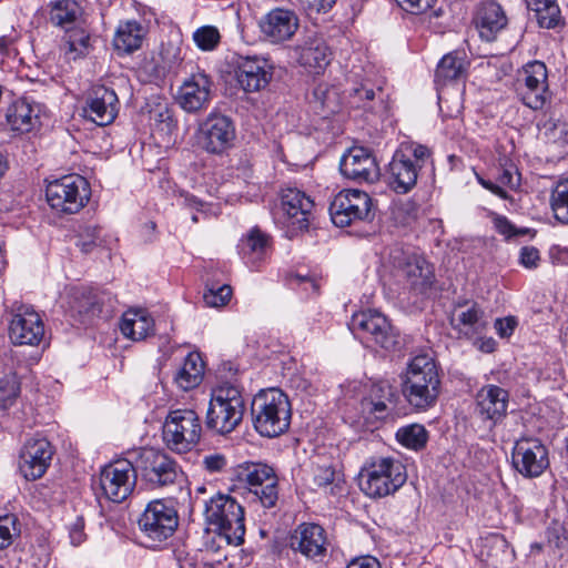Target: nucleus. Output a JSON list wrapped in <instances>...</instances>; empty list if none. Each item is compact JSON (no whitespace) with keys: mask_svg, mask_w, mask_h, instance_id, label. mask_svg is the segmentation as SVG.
I'll return each instance as SVG.
<instances>
[{"mask_svg":"<svg viewBox=\"0 0 568 568\" xmlns=\"http://www.w3.org/2000/svg\"><path fill=\"white\" fill-rule=\"evenodd\" d=\"M442 376L436 361L429 354L414 356L402 374V393L417 410L435 406L440 395Z\"/></svg>","mask_w":568,"mask_h":568,"instance_id":"nucleus-1","label":"nucleus"},{"mask_svg":"<svg viewBox=\"0 0 568 568\" xmlns=\"http://www.w3.org/2000/svg\"><path fill=\"white\" fill-rule=\"evenodd\" d=\"M251 414L254 429L263 437L275 438L288 430L292 405L280 388L262 389L252 399Z\"/></svg>","mask_w":568,"mask_h":568,"instance_id":"nucleus-2","label":"nucleus"},{"mask_svg":"<svg viewBox=\"0 0 568 568\" xmlns=\"http://www.w3.org/2000/svg\"><path fill=\"white\" fill-rule=\"evenodd\" d=\"M246 404L242 390L230 384L215 388L206 413V427L219 435H226L242 423Z\"/></svg>","mask_w":568,"mask_h":568,"instance_id":"nucleus-3","label":"nucleus"},{"mask_svg":"<svg viewBox=\"0 0 568 568\" xmlns=\"http://www.w3.org/2000/svg\"><path fill=\"white\" fill-rule=\"evenodd\" d=\"M203 434L202 420L191 408L172 409L165 417L162 437L173 453L185 454L194 449Z\"/></svg>","mask_w":568,"mask_h":568,"instance_id":"nucleus-4","label":"nucleus"},{"mask_svg":"<svg viewBox=\"0 0 568 568\" xmlns=\"http://www.w3.org/2000/svg\"><path fill=\"white\" fill-rule=\"evenodd\" d=\"M432 155L430 150L422 144L405 143L394 153L388 164L390 187L398 194L409 192L417 182L420 169Z\"/></svg>","mask_w":568,"mask_h":568,"instance_id":"nucleus-5","label":"nucleus"},{"mask_svg":"<svg viewBox=\"0 0 568 568\" xmlns=\"http://www.w3.org/2000/svg\"><path fill=\"white\" fill-rule=\"evenodd\" d=\"M232 494H252L255 497H277L278 477L266 464H250L240 467L231 479L227 493L217 491L216 497H231Z\"/></svg>","mask_w":568,"mask_h":568,"instance_id":"nucleus-6","label":"nucleus"},{"mask_svg":"<svg viewBox=\"0 0 568 568\" xmlns=\"http://www.w3.org/2000/svg\"><path fill=\"white\" fill-rule=\"evenodd\" d=\"M89 182L79 174L64 175L47 185L45 196L52 210L61 214H75L89 202Z\"/></svg>","mask_w":568,"mask_h":568,"instance_id":"nucleus-7","label":"nucleus"},{"mask_svg":"<svg viewBox=\"0 0 568 568\" xmlns=\"http://www.w3.org/2000/svg\"><path fill=\"white\" fill-rule=\"evenodd\" d=\"M398 398L396 387L387 381L365 384L361 387L359 416L367 424L390 420L394 418Z\"/></svg>","mask_w":568,"mask_h":568,"instance_id":"nucleus-8","label":"nucleus"},{"mask_svg":"<svg viewBox=\"0 0 568 568\" xmlns=\"http://www.w3.org/2000/svg\"><path fill=\"white\" fill-rule=\"evenodd\" d=\"M333 223L346 227L357 222H369L374 219L373 200L368 193L357 189H345L338 192L331 205Z\"/></svg>","mask_w":568,"mask_h":568,"instance_id":"nucleus-9","label":"nucleus"},{"mask_svg":"<svg viewBox=\"0 0 568 568\" xmlns=\"http://www.w3.org/2000/svg\"><path fill=\"white\" fill-rule=\"evenodd\" d=\"M139 528L155 546L170 538L179 526L178 510L165 499H152L138 520Z\"/></svg>","mask_w":568,"mask_h":568,"instance_id":"nucleus-10","label":"nucleus"},{"mask_svg":"<svg viewBox=\"0 0 568 568\" xmlns=\"http://www.w3.org/2000/svg\"><path fill=\"white\" fill-rule=\"evenodd\" d=\"M204 516L209 525L215 526L220 531L229 532L226 536L232 541L244 542V508L236 503V499H206Z\"/></svg>","mask_w":568,"mask_h":568,"instance_id":"nucleus-11","label":"nucleus"},{"mask_svg":"<svg viewBox=\"0 0 568 568\" xmlns=\"http://www.w3.org/2000/svg\"><path fill=\"white\" fill-rule=\"evenodd\" d=\"M517 81L524 104L532 110H541L550 99L546 64L537 60L528 62L519 71Z\"/></svg>","mask_w":568,"mask_h":568,"instance_id":"nucleus-12","label":"nucleus"},{"mask_svg":"<svg viewBox=\"0 0 568 568\" xmlns=\"http://www.w3.org/2000/svg\"><path fill=\"white\" fill-rule=\"evenodd\" d=\"M351 327L355 335L384 349L396 344V335L386 316L377 311L359 312L352 317Z\"/></svg>","mask_w":568,"mask_h":568,"instance_id":"nucleus-13","label":"nucleus"},{"mask_svg":"<svg viewBox=\"0 0 568 568\" xmlns=\"http://www.w3.org/2000/svg\"><path fill=\"white\" fill-rule=\"evenodd\" d=\"M135 466L128 459H119L104 466L99 484L104 497H130L136 486Z\"/></svg>","mask_w":568,"mask_h":568,"instance_id":"nucleus-14","label":"nucleus"},{"mask_svg":"<svg viewBox=\"0 0 568 568\" xmlns=\"http://www.w3.org/2000/svg\"><path fill=\"white\" fill-rule=\"evenodd\" d=\"M406 481V475L400 471V466L390 459H382L377 469L366 476L361 475L359 487L366 497H387L394 494Z\"/></svg>","mask_w":568,"mask_h":568,"instance_id":"nucleus-15","label":"nucleus"},{"mask_svg":"<svg viewBox=\"0 0 568 568\" xmlns=\"http://www.w3.org/2000/svg\"><path fill=\"white\" fill-rule=\"evenodd\" d=\"M214 82L204 71L192 73L179 89L176 101L189 113L207 109L213 97Z\"/></svg>","mask_w":568,"mask_h":568,"instance_id":"nucleus-16","label":"nucleus"},{"mask_svg":"<svg viewBox=\"0 0 568 568\" xmlns=\"http://www.w3.org/2000/svg\"><path fill=\"white\" fill-rule=\"evenodd\" d=\"M235 126L223 114L211 113L200 126V141L203 149L213 154H221L233 146Z\"/></svg>","mask_w":568,"mask_h":568,"instance_id":"nucleus-17","label":"nucleus"},{"mask_svg":"<svg viewBox=\"0 0 568 568\" xmlns=\"http://www.w3.org/2000/svg\"><path fill=\"white\" fill-rule=\"evenodd\" d=\"M513 465L526 477H537L548 467V450L537 438H521L513 450Z\"/></svg>","mask_w":568,"mask_h":568,"instance_id":"nucleus-18","label":"nucleus"},{"mask_svg":"<svg viewBox=\"0 0 568 568\" xmlns=\"http://www.w3.org/2000/svg\"><path fill=\"white\" fill-rule=\"evenodd\" d=\"M339 170L346 179L358 183H374L381 175L374 153L364 146L348 149L342 158Z\"/></svg>","mask_w":568,"mask_h":568,"instance_id":"nucleus-19","label":"nucleus"},{"mask_svg":"<svg viewBox=\"0 0 568 568\" xmlns=\"http://www.w3.org/2000/svg\"><path fill=\"white\" fill-rule=\"evenodd\" d=\"M397 272L404 285L415 295H426L436 282L434 265L423 255L406 256Z\"/></svg>","mask_w":568,"mask_h":568,"instance_id":"nucleus-20","label":"nucleus"},{"mask_svg":"<svg viewBox=\"0 0 568 568\" xmlns=\"http://www.w3.org/2000/svg\"><path fill=\"white\" fill-rule=\"evenodd\" d=\"M136 467L152 485L166 486L175 481L176 464L162 450L143 448L138 456Z\"/></svg>","mask_w":568,"mask_h":568,"instance_id":"nucleus-21","label":"nucleus"},{"mask_svg":"<svg viewBox=\"0 0 568 568\" xmlns=\"http://www.w3.org/2000/svg\"><path fill=\"white\" fill-rule=\"evenodd\" d=\"M54 454L51 443L43 437H32L26 442L20 453L19 468L26 479L41 478L50 466Z\"/></svg>","mask_w":568,"mask_h":568,"instance_id":"nucleus-22","label":"nucleus"},{"mask_svg":"<svg viewBox=\"0 0 568 568\" xmlns=\"http://www.w3.org/2000/svg\"><path fill=\"white\" fill-rule=\"evenodd\" d=\"M281 205L286 226L292 232L308 230L313 216L314 201L296 187L282 190Z\"/></svg>","mask_w":568,"mask_h":568,"instance_id":"nucleus-23","label":"nucleus"},{"mask_svg":"<svg viewBox=\"0 0 568 568\" xmlns=\"http://www.w3.org/2000/svg\"><path fill=\"white\" fill-rule=\"evenodd\" d=\"M273 71L274 67L264 58L240 57L235 67V78L245 92H260L272 81Z\"/></svg>","mask_w":568,"mask_h":568,"instance_id":"nucleus-24","label":"nucleus"},{"mask_svg":"<svg viewBox=\"0 0 568 568\" xmlns=\"http://www.w3.org/2000/svg\"><path fill=\"white\" fill-rule=\"evenodd\" d=\"M120 101L113 89L105 85L93 87L83 108L84 115L100 126L114 122L119 114Z\"/></svg>","mask_w":568,"mask_h":568,"instance_id":"nucleus-25","label":"nucleus"},{"mask_svg":"<svg viewBox=\"0 0 568 568\" xmlns=\"http://www.w3.org/2000/svg\"><path fill=\"white\" fill-rule=\"evenodd\" d=\"M478 183L503 200H513L507 189L515 191L520 185V173L511 160L503 158L489 168L488 178L476 174Z\"/></svg>","mask_w":568,"mask_h":568,"instance_id":"nucleus-26","label":"nucleus"},{"mask_svg":"<svg viewBox=\"0 0 568 568\" xmlns=\"http://www.w3.org/2000/svg\"><path fill=\"white\" fill-rule=\"evenodd\" d=\"M327 545L325 529L317 524H301L290 539L292 550L315 561L326 556Z\"/></svg>","mask_w":568,"mask_h":568,"instance_id":"nucleus-27","label":"nucleus"},{"mask_svg":"<svg viewBox=\"0 0 568 568\" xmlns=\"http://www.w3.org/2000/svg\"><path fill=\"white\" fill-rule=\"evenodd\" d=\"M9 338L14 345L38 346L44 338V323L33 310H24L12 316Z\"/></svg>","mask_w":568,"mask_h":568,"instance_id":"nucleus-28","label":"nucleus"},{"mask_svg":"<svg viewBox=\"0 0 568 568\" xmlns=\"http://www.w3.org/2000/svg\"><path fill=\"white\" fill-rule=\"evenodd\" d=\"M297 62L314 74H321L331 63L332 52L323 37L312 33L295 48Z\"/></svg>","mask_w":568,"mask_h":568,"instance_id":"nucleus-29","label":"nucleus"},{"mask_svg":"<svg viewBox=\"0 0 568 568\" xmlns=\"http://www.w3.org/2000/svg\"><path fill=\"white\" fill-rule=\"evenodd\" d=\"M476 412L480 418L497 423L508 409L509 393L497 385H484L476 394Z\"/></svg>","mask_w":568,"mask_h":568,"instance_id":"nucleus-30","label":"nucleus"},{"mask_svg":"<svg viewBox=\"0 0 568 568\" xmlns=\"http://www.w3.org/2000/svg\"><path fill=\"white\" fill-rule=\"evenodd\" d=\"M298 28V18L285 9L272 10L261 22L263 34L273 43H280L290 40Z\"/></svg>","mask_w":568,"mask_h":568,"instance_id":"nucleus-31","label":"nucleus"},{"mask_svg":"<svg viewBox=\"0 0 568 568\" xmlns=\"http://www.w3.org/2000/svg\"><path fill=\"white\" fill-rule=\"evenodd\" d=\"M103 302V294L92 288H83L73 296L72 316L82 324H89L101 314Z\"/></svg>","mask_w":568,"mask_h":568,"instance_id":"nucleus-32","label":"nucleus"},{"mask_svg":"<svg viewBox=\"0 0 568 568\" xmlns=\"http://www.w3.org/2000/svg\"><path fill=\"white\" fill-rule=\"evenodd\" d=\"M476 26L483 39L493 41L507 26V18L500 4L495 1L483 3L477 13Z\"/></svg>","mask_w":568,"mask_h":568,"instance_id":"nucleus-33","label":"nucleus"},{"mask_svg":"<svg viewBox=\"0 0 568 568\" xmlns=\"http://www.w3.org/2000/svg\"><path fill=\"white\" fill-rule=\"evenodd\" d=\"M121 333L132 341H141L154 331V320L145 310H129L122 315Z\"/></svg>","mask_w":568,"mask_h":568,"instance_id":"nucleus-34","label":"nucleus"},{"mask_svg":"<svg viewBox=\"0 0 568 568\" xmlns=\"http://www.w3.org/2000/svg\"><path fill=\"white\" fill-rule=\"evenodd\" d=\"M6 120L11 130L28 133L38 124L39 115L30 102L19 99L8 106Z\"/></svg>","mask_w":568,"mask_h":568,"instance_id":"nucleus-35","label":"nucleus"},{"mask_svg":"<svg viewBox=\"0 0 568 568\" xmlns=\"http://www.w3.org/2000/svg\"><path fill=\"white\" fill-rule=\"evenodd\" d=\"M270 236L258 227L252 229L240 242V253L246 264L256 266L266 255Z\"/></svg>","mask_w":568,"mask_h":568,"instance_id":"nucleus-36","label":"nucleus"},{"mask_svg":"<svg viewBox=\"0 0 568 568\" xmlns=\"http://www.w3.org/2000/svg\"><path fill=\"white\" fill-rule=\"evenodd\" d=\"M204 375V362L196 352L190 353L178 369L174 382L182 390H191L197 387Z\"/></svg>","mask_w":568,"mask_h":568,"instance_id":"nucleus-37","label":"nucleus"},{"mask_svg":"<svg viewBox=\"0 0 568 568\" xmlns=\"http://www.w3.org/2000/svg\"><path fill=\"white\" fill-rule=\"evenodd\" d=\"M145 38L144 27L136 21H126L119 26L113 44L115 50L132 53L139 50Z\"/></svg>","mask_w":568,"mask_h":568,"instance_id":"nucleus-38","label":"nucleus"},{"mask_svg":"<svg viewBox=\"0 0 568 568\" xmlns=\"http://www.w3.org/2000/svg\"><path fill=\"white\" fill-rule=\"evenodd\" d=\"M310 490L320 495L343 496L346 491L345 481L339 478L331 466L317 467Z\"/></svg>","mask_w":568,"mask_h":568,"instance_id":"nucleus-39","label":"nucleus"},{"mask_svg":"<svg viewBox=\"0 0 568 568\" xmlns=\"http://www.w3.org/2000/svg\"><path fill=\"white\" fill-rule=\"evenodd\" d=\"M467 62L459 52H450L442 58L436 71L435 82L445 85L450 81L458 80L466 74Z\"/></svg>","mask_w":568,"mask_h":568,"instance_id":"nucleus-40","label":"nucleus"},{"mask_svg":"<svg viewBox=\"0 0 568 568\" xmlns=\"http://www.w3.org/2000/svg\"><path fill=\"white\" fill-rule=\"evenodd\" d=\"M50 21L62 29L77 24L82 7L77 0H55L50 3Z\"/></svg>","mask_w":568,"mask_h":568,"instance_id":"nucleus-41","label":"nucleus"},{"mask_svg":"<svg viewBox=\"0 0 568 568\" xmlns=\"http://www.w3.org/2000/svg\"><path fill=\"white\" fill-rule=\"evenodd\" d=\"M375 97L374 85L368 81L356 83L343 93L344 105L351 110H371Z\"/></svg>","mask_w":568,"mask_h":568,"instance_id":"nucleus-42","label":"nucleus"},{"mask_svg":"<svg viewBox=\"0 0 568 568\" xmlns=\"http://www.w3.org/2000/svg\"><path fill=\"white\" fill-rule=\"evenodd\" d=\"M314 102L324 116L338 113L344 105V99L336 88L321 82L313 90Z\"/></svg>","mask_w":568,"mask_h":568,"instance_id":"nucleus-43","label":"nucleus"},{"mask_svg":"<svg viewBox=\"0 0 568 568\" xmlns=\"http://www.w3.org/2000/svg\"><path fill=\"white\" fill-rule=\"evenodd\" d=\"M65 30L63 38L64 53L70 60H77L88 53L90 33L82 27L73 24Z\"/></svg>","mask_w":568,"mask_h":568,"instance_id":"nucleus-44","label":"nucleus"},{"mask_svg":"<svg viewBox=\"0 0 568 568\" xmlns=\"http://www.w3.org/2000/svg\"><path fill=\"white\" fill-rule=\"evenodd\" d=\"M527 6L535 12L539 27L552 29L559 24L561 16L556 0H527Z\"/></svg>","mask_w":568,"mask_h":568,"instance_id":"nucleus-45","label":"nucleus"},{"mask_svg":"<svg viewBox=\"0 0 568 568\" xmlns=\"http://www.w3.org/2000/svg\"><path fill=\"white\" fill-rule=\"evenodd\" d=\"M457 327L465 335H476L481 333L487 327L483 310L477 305L473 304L466 311H463L458 315Z\"/></svg>","mask_w":568,"mask_h":568,"instance_id":"nucleus-46","label":"nucleus"},{"mask_svg":"<svg viewBox=\"0 0 568 568\" xmlns=\"http://www.w3.org/2000/svg\"><path fill=\"white\" fill-rule=\"evenodd\" d=\"M550 207L557 221L568 224V179H560L552 187Z\"/></svg>","mask_w":568,"mask_h":568,"instance_id":"nucleus-47","label":"nucleus"},{"mask_svg":"<svg viewBox=\"0 0 568 568\" xmlns=\"http://www.w3.org/2000/svg\"><path fill=\"white\" fill-rule=\"evenodd\" d=\"M396 439L405 447L414 450L423 449L428 440V432L423 425L412 424L400 427Z\"/></svg>","mask_w":568,"mask_h":568,"instance_id":"nucleus-48","label":"nucleus"},{"mask_svg":"<svg viewBox=\"0 0 568 568\" xmlns=\"http://www.w3.org/2000/svg\"><path fill=\"white\" fill-rule=\"evenodd\" d=\"M20 393V383L16 373L10 372L0 378V408L12 405Z\"/></svg>","mask_w":568,"mask_h":568,"instance_id":"nucleus-49","label":"nucleus"},{"mask_svg":"<svg viewBox=\"0 0 568 568\" xmlns=\"http://www.w3.org/2000/svg\"><path fill=\"white\" fill-rule=\"evenodd\" d=\"M221 33L214 26H203L193 32V41L203 51H213L221 42Z\"/></svg>","mask_w":568,"mask_h":568,"instance_id":"nucleus-50","label":"nucleus"},{"mask_svg":"<svg viewBox=\"0 0 568 568\" xmlns=\"http://www.w3.org/2000/svg\"><path fill=\"white\" fill-rule=\"evenodd\" d=\"M20 535L19 520L16 515L0 516V550L8 548L13 538Z\"/></svg>","mask_w":568,"mask_h":568,"instance_id":"nucleus-51","label":"nucleus"},{"mask_svg":"<svg viewBox=\"0 0 568 568\" xmlns=\"http://www.w3.org/2000/svg\"><path fill=\"white\" fill-rule=\"evenodd\" d=\"M232 294V287L227 284L221 286L212 285L205 290L203 300L206 306L219 308L230 302Z\"/></svg>","mask_w":568,"mask_h":568,"instance_id":"nucleus-52","label":"nucleus"},{"mask_svg":"<svg viewBox=\"0 0 568 568\" xmlns=\"http://www.w3.org/2000/svg\"><path fill=\"white\" fill-rule=\"evenodd\" d=\"M229 532L226 531H220L215 528L214 531H211L210 529L205 530V534L203 536V547L205 550L211 552H217L223 544L226 545H234L240 546L241 544H235L230 538H227Z\"/></svg>","mask_w":568,"mask_h":568,"instance_id":"nucleus-53","label":"nucleus"},{"mask_svg":"<svg viewBox=\"0 0 568 568\" xmlns=\"http://www.w3.org/2000/svg\"><path fill=\"white\" fill-rule=\"evenodd\" d=\"M397 3L412 14H424L432 10L437 0H396Z\"/></svg>","mask_w":568,"mask_h":568,"instance_id":"nucleus-54","label":"nucleus"},{"mask_svg":"<svg viewBox=\"0 0 568 568\" xmlns=\"http://www.w3.org/2000/svg\"><path fill=\"white\" fill-rule=\"evenodd\" d=\"M540 262V253L535 246H524L520 250L519 263L526 268H537Z\"/></svg>","mask_w":568,"mask_h":568,"instance_id":"nucleus-55","label":"nucleus"},{"mask_svg":"<svg viewBox=\"0 0 568 568\" xmlns=\"http://www.w3.org/2000/svg\"><path fill=\"white\" fill-rule=\"evenodd\" d=\"M493 223L496 231L506 239L515 236L516 227L506 216L494 214Z\"/></svg>","mask_w":568,"mask_h":568,"instance_id":"nucleus-56","label":"nucleus"},{"mask_svg":"<svg viewBox=\"0 0 568 568\" xmlns=\"http://www.w3.org/2000/svg\"><path fill=\"white\" fill-rule=\"evenodd\" d=\"M517 322L515 317L497 318L495 322V328L500 337H508L513 334Z\"/></svg>","mask_w":568,"mask_h":568,"instance_id":"nucleus-57","label":"nucleus"},{"mask_svg":"<svg viewBox=\"0 0 568 568\" xmlns=\"http://www.w3.org/2000/svg\"><path fill=\"white\" fill-rule=\"evenodd\" d=\"M346 568H381V564L372 556H361L352 559Z\"/></svg>","mask_w":568,"mask_h":568,"instance_id":"nucleus-58","label":"nucleus"},{"mask_svg":"<svg viewBox=\"0 0 568 568\" xmlns=\"http://www.w3.org/2000/svg\"><path fill=\"white\" fill-rule=\"evenodd\" d=\"M308 10L315 12H326L333 8L336 0H300Z\"/></svg>","mask_w":568,"mask_h":568,"instance_id":"nucleus-59","label":"nucleus"},{"mask_svg":"<svg viewBox=\"0 0 568 568\" xmlns=\"http://www.w3.org/2000/svg\"><path fill=\"white\" fill-rule=\"evenodd\" d=\"M203 464L210 471H220L225 467L226 460L222 455H211L204 458Z\"/></svg>","mask_w":568,"mask_h":568,"instance_id":"nucleus-60","label":"nucleus"},{"mask_svg":"<svg viewBox=\"0 0 568 568\" xmlns=\"http://www.w3.org/2000/svg\"><path fill=\"white\" fill-rule=\"evenodd\" d=\"M554 136L561 140L562 143H568V124L555 123L552 126Z\"/></svg>","mask_w":568,"mask_h":568,"instance_id":"nucleus-61","label":"nucleus"},{"mask_svg":"<svg viewBox=\"0 0 568 568\" xmlns=\"http://www.w3.org/2000/svg\"><path fill=\"white\" fill-rule=\"evenodd\" d=\"M71 542L75 546L80 545L84 540V532L82 526L75 525L70 531Z\"/></svg>","mask_w":568,"mask_h":568,"instance_id":"nucleus-62","label":"nucleus"},{"mask_svg":"<svg viewBox=\"0 0 568 568\" xmlns=\"http://www.w3.org/2000/svg\"><path fill=\"white\" fill-rule=\"evenodd\" d=\"M78 245L80 246L82 252L89 253L93 250V247L97 246V243H95V240L92 239L90 241L80 242V243H78Z\"/></svg>","mask_w":568,"mask_h":568,"instance_id":"nucleus-63","label":"nucleus"},{"mask_svg":"<svg viewBox=\"0 0 568 568\" xmlns=\"http://www.w3.org/2000/svg\"><path fill=\"white\" fill-rule=\"evenodd\" d=\"M495 348V341L493 338H489L481 343L480 349L487 353L493 352Z\"/></svg>","mask_w":568,"mask_h":568,"instance_id":"nucleus-64","label":"nucleus"}]
</instances>
